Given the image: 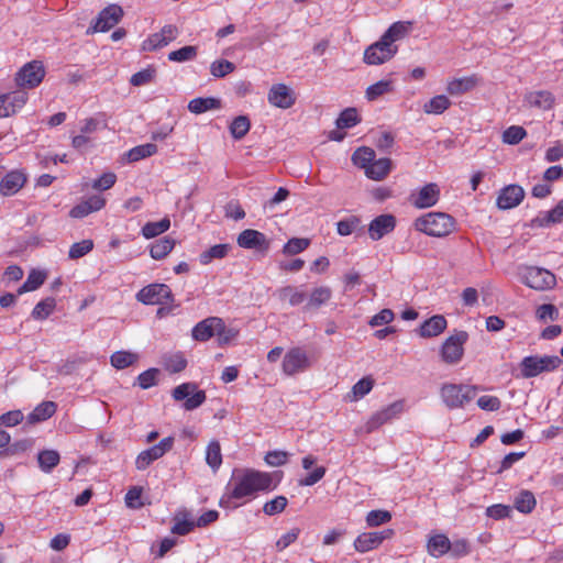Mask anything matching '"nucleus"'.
<instances>
[{
    "instance_id": "nucleus-1",
    "label": "nucleus",
    "mask_w": 563,
    "mask_h": 563,
    "mask_svg": "<svg viewBox=\"0 0 563 563\" xmlns=\"http://www.w3.org/2000/svg\"><path fill=\"white\" fill-rule=\"evenodd\" d=\"M275 488L273 478L268 473L255 470H235L227 486V499L221 498L220 505L229 504L231 499L253 498L260 492H269Z\"/></svg>"
},
{
    "instance_id": "nucleus-4",
    "label": "nucleus",
    "mask_w": 563,
    "mask_h": 563,
    "mask_svg": "<svg viewBox=\"0 0 563 563\" xmlns=\"http://www.w3.org/2000/svg\"><path fill=\"white\" fill-rule=\"evenodd\" d=\"M562 364L556 355H530L520 362V372L523 378H532L545 372H553Z\"/></svg>"
},
{
    "instance_id": "nucleus-7",
    "label": "nucleus",
    "mask_w": 563,
    "mask_h": 563,
    "mask_svg": "<svg viewBox=\"0 0 563 563\" xmlns=\"http://www.w3.org/2000/svg\"><path fill=\"white\" fill-rule=\"evenodd\" d=\"M405 409L404 400H397L389 404L382 410L374 412L367 421L360 428V432L372 433L383 424L393 421L398 418Z\"/></svg>"
},
{
    "instance_id": "nucleus-6",
    "label": "nucleus",
    "mask_w": 563,
    "mask_h": 563,
    "mask_svg": "<svg viewBox=\"0 0 563 563\" xmlns=\"http://www.w3.org/2000/svg\"><path fill=\"white\" fill-rule=\"evenodd\" d=\"M468 340L466 331H455L440 347L441 360L449 365H455L461 362L464 355V345Z\"/></svg>"
},
{
    "instance_id": "nucleus-38",
    "label": "nucleus",
    "mask_w": 563,
    "mask_h": 563,
    "mask_svg": "<svg viewBox=\"0 0 563 563\" xmlns=\"http://www.w3.org/2000/svg\"><path fill=\"white\" fill-rule=\"evenodd\" d=\"M59 461L60 455L56 450H43L37 454L38 466L44 473H51Z\"/></svg>"
},
{
    "instance_id": "nucleus-2",
    "label": "nucleus",
    "mask_w": 563,
    "mask_h": 563,
    "mask_svg": "<svg viewBox=\"0 0 563 563\" xmlns=\"http://www.w3.org/2000/svg\"><path fill=\"white\" fill-rule=\"evenodd\" d=\"M415 229L427 235L442 238L455 229V220L444 212H429L415 221Z\"/></svg>"
},
{
    "instance_id": "nucleus-32",
    "label": "nucleus",
    "mask_w": 563,
    "mask_h": 563,
    "mask_svg": "<svg viewBox=\"0 0 563 563\" xmlns=\"http://www.w3.org/2000/svg\"><path fill=\"white\" fill-rule=\"evenodd\" d=\"M394 90L395 85L391 79H382L366 88L365 98L368 101H375L382 96L394 92Z\"/></svg>"
},
{
    "instance_id": "nucleus-64",
    "label": "nucleus",
    "mask_w": 563,
    "mask_h": 563,
    "mask_svg": "<svg viewBox=\"0 0 563 563\" xmlns=\"http://www.w3.org/2000/svg\"><path fill=\"white\" fill-rule=\"evenodd\" d=\"M300 529L295 527L291 528L289 531L284 533L275 543V548L278 552L284 551L287 549L290 544L295 543L300 534Z\"/></svg>"
},
{
    "instance_id": "nucleus-35",
    "label": "nucleus",
    "mask_w": 563,
    "mask_h": 563,
    "mask_svg": "<svg viewBox=\"0 0 563 563\" xmlns=\"http://www.w3.org/2000/svg\"><path fill=\"white\" fill-rule=\"evenodd\" d=\"M373 387L374 379L369 376L363 377L353 385L351 391L346 395V400L351 402L357 401L369 394Z\"/></svg>"
},
{
    "instance_id": "nucleus-19",
    "label": "nucleus",
    "mask_w": 563,
    "mask_h": 563,
    "mask_svg": "<svg viewBox=\"0 0 563 563\" xmlns=\"http://www.w3.org/2000/svg\"><path fill=\"white\" fill-rule=\"evenodd\" d=\"M396 218L390 214H380L374 218L368 224V235L373 241H378L394 231Z\"/></svg>"
},
{
    "instance_id": "nucleus-61",
    "label": "nucleus",
    "mask_w": 563,
    "mask_h": 563,
    "mask_svg": "<svg viewBox=\"0 0 563 563\" xmlns=\"http://www.w3.org/2000/svg\"><path fill=\"white\" fill-rule=\"evenodd\" d=\"M527 132L522 126L511 125L503 133V142L506 144H518L525 136Z\"/></svg>"
},
{
    "instance_id": "nucleus-48",
    "label": "nucleus",
    "mask_w": 563,
    "mask_h": 563,
    "mask_svg": "<svg viewBox=\"0 0 563 563\" xmlns=\"http://www.w3.org/2000/svg\"><path fill=\"white\" fill-rule=\"evenodd\" d=\"M170 227V221L168 218H163L157 222H147L142 228V235L145 239H153L164 232H166Z\"/></svg>"
},
{
    "instance_id": "nucleus-20",
    "label": "nucleus",
    "mask_w": 563,
    "mask_h": 563,
    "mask_svg": "<svg viewBox=\"0 0 563 563\" xmlns=\"http://www.w3.org/2000/svg\"><path fill=\"white\" fill-rule=\"evenodd\" d=\"M238 245L243 249H256L260 251L268 250L269 243L264 233L253 230L246 229L242 231L238 239Z\"/></svg>"
},
{
    "instance_id": "nucleus-51",
    "label": "nucleus",
    "mask_w": 563,
    "mask_h": 563,
    "mask_svg": "<svg viewBox=\"0 0 563 563\" xmlns=\"http://www.w3.org/2000/svg\"><path fill=\"white\" fill-rule=\"evenodd\" d=\"M187 366V360L181 352L166 355L164 357V367L170 373H179Z\"/></svg>"
},
{
    "instance_id": "nucleus-30",
    "label": "nucleus",
    "mask_w": 563,
    "mask_h": 563,
    "mask_svg": "<svg viewBox=\"0 0 563 563\" xmlns=\"http://www.w3.org/2000/svg\"><path fill=\"white\" fill-rule=\"evenodd\" d=\"M527 102L532 106L543 110H550L555 102V98L552 92L548 90H539L529 92L526 96Z\"/></svg>"
},
{
    "instance_id": "nucleus-60",
    "label": "nucleus",
    "mask_w": 563,
    "mask_h": 563,
    "mask_svg": "<svg viewBox=\"0 0 563 563\" xmlns=\"http://www.w3.org/2000/svg\"><path fill=\"white\" fill-rule=\"evenodd\" d=\"M93 249L92 240H82L74 243L68 252V256L71 260H77L88 254Z\"/></svg>"
},
{
    "instance_id": "nucleus-14",
    "label": "nucleus",
    "mask_w": 563,
    "mask_h": 563,
    "mask_svg": "<svg viewBox=\"0 0 563 563\" xmlns=\"http://www.w3.org/2000/svg\"><path fill=\"white\" fill-rule=\"evenodd\" d=\"M394 534L393 529H385L383 531L363 532L354 540V549L356 552L366 553L377 549L386 539L391 538Z\"/></svg>"
},
{
    "instance_id": "nucleus-16",
    "label": "nucleus",
    "mask_w": 563,
    "mask_h": 563,
    "mask_svg": "<svg viewBox=\"0 0 563 563\" xmlns=\"http://www.w3.org/2000/svg\"><path fill=\"white\" fill-rule=\"evenodd\" d=\"M268 102L279 109H289L296 102L294 91L285 84H275L267 95Z\"/></svg>"
},
{
    "instance_id": "nucleus-5",
    "label": "nucleus",
    "mask_w": 563,
    "mask_h": 563,
    "mask_svg": "<svg viewBox=\"0 0 563 563\" xmlns=\"http://www.w3.org/2000/svg\"><path fill=\"white\" fill-rule=\"evenodd\" d=\"M520 279L526 286L539 291L552 289L556 284L553 273L537 266L523 267L520 272Z\"/></svg>"
},
{
    "instance_id": "nucleus-10",
    "label": "nucleus",
    "mask_w": 563,
    "mask_h": 563,
    "mask_svg": "<svg viewBox=\"0 0 563 563\" xmlns=\"http://www.w3.org/2000/svg\"><path fill=\"white\" fill-rule=\"evenodd\" d=\"M136 299L144 305H166L173 301V294L165 284H151L136 294Z\"/></svg>"
},
{
    "instance_id": "nucleus-40",
    "label": "nucleus",
    "mask_w": 563,
    "mask_h": 563,
    "mask_svg": "<svg viewBox=\"0 0 563 563\" xmlns=\"http://www.w3.org/2000/svg\"><path fill=\"white\" fill-rule=\"evenodd\" d=\"M410 25V22H395L383 34L382 38L389 45H394V42L402 38L408 33Z\"/></svg>"
},
{
    "instance_id": "nucleus-45",
    "label": "nucleus",
    "mask_w": 563,
    "mask_h": 563,
    "mask_svg": "<svg viewBox=\"0 0 563 563\" xmlns=\"http://www.w3.org/2000/svg\"><path fill=\"white\" fill-rule=\"evenodd\" d=\"M376 157L375 151L371 147H358L352 155V162L354 165L363 168L366 172V168L372 164L374 158Z\"/></svg>"
},
{
    "instance_id": "nucleus-62",
    "label": "nucleus",
    "mask_w": 563,
    "mask_h": 563,
    "mask_svg": "<svg viewBox=\"0 0 563 563\" xmlns=\"http://www.w3.org/2000/svg\"><path fill=\"white\" fill-rule=\"evenodd\" d=\"M559 310L552 303H543L538 307L536 311V317L539 321L547 322L549 320L555 321L559 319Z\"/></svg>"
},
{
    "instance_id": "nucleus-9",
    "label": "nucleus",
    "mask_w": 563,
    "mask_h": 563,
    "mask_svg": "<svg viewBox=\"0 0 563 563\" xmlns=\"http://www.w3.org/2000/svg\"><path fill=\"white\" fill-rule=\"evenodd\" d=\"M173 398L177 401L185 400L184 408L194 410L206 401V391L198 389L195 383H183L173 389Z\"/></svg>"
},
{
    "instance_id": "nucleus-31",
    "label": "nucleus",
    "mask_w": 563,
    "mask_h": 563,
    "mask_svg": "<svg viewBox=\"0 0 563 563\" xmlns=\"http://www.w3.org/2000/svg\"><path fill=\"white\" fill-rule=\"evenodd\" d=\"M477 84L475 76L454 78L448 82L446 91L451 96H460L467 91H471Z\"/></svg>"
},
{
    "instance_id": "nucleus-55",
    "label": "nucleus",
    "mask_w": 563,
    "mask_h": 563,
    "mask_svg": "<svg viewBox=\"0 0 563 563\" xmlns=\"http://www.w3.org/2000/svg\"><path fill=\"white\" fill-rule=\"evenodd\" d=\"M217 328L218 329L216 330V336L218 338V342L221 345L230 343L239 334V330L236 328L227 327L223 319L221 318L220 324L217 325Z\"/></svg>"
},
{
    "instance_id": "nucleus-29",
    "label": "nucleus",
    "mask_w": 563,
    "mask_h": 563,
    "mask_svg": "<svg viewBox=\"0 0 563 563\" xmlns=\"http://www.w3.org/2000/svg\"><path fill=\"white\" fill-rule=\"evenodd\" d=\"M332 297V290L328 286L313 288L305 306L306 310H314L325 305Z\"/></svg>"
},
{
    "instance_id": "nucleus-24",
    "label": "nucleus",
    "mask_w": 563,
    "mask_h": 563,
    "mask_svg": "<svg viewBox=\"0 0 563 563\" xmlns=\"http://www.w3.org/2000/svg\"><path fill=\"white\" fill-rule=\"evenodd\" d=\"M220 324L219 317H209L198 322L191 330L196 341L205 342L216 335L217 325Z\"/></svg>"
},
{
    "instance_id": "nucleus-41",
    "label": "nucleus",
    "mask_w": 563,
    "mask_h": 563,
    "mask_svg": "<svg viewBox=\"0 0 563 563\" xmlns=\"http://www.w3.org/2000/svg\"><path fill=\"white\" fill-rule=\"evenodd\" d=\"M451 106L450 99L444 95H438L431 98L423 106L427 114H441Z\"/></svg>"
},
{
    "instance_id": "nucleus-3",
    "label": "nucleus",
    "mask_w": 563,
    "mask_h": 563,
    "mask_svg": "<svg viewBox=\"0 0 563 563\" xmlns=\"http://www.w3.org/2000/svg\"><path fill=\"white\" fill-rule=\"evenodd\" d=\"M476 394V387L464 384H443L440 388L442 401L449 409L463 408Z\"/></svg>"
},
{
    "instance_id": "nucleus-43",
    "label": "nucleus",
    "mask_w": 563,
    "mask_h": 563,
    "mask_svg": "<svg viewBox=\"0 0 563 563\" xmlns=\"http://www.w3.org/2000/svg\"><path fill=\"white\" fill-rule=\"evenodd\" d=\"M231 246L229 244H217L205 252H202L199 256L200 263L207 265L211 263L213 260H220L228 255Z\"/></svg>"
},
{
    "instance_id": "nucleus-44",
    "label": "nucleus",
    "mask_w": 563,
    "mask_h": 563,
    "mask_svg": "<svg viewBox=\"0 0 563 563\" xmlns=\"http://www.w3.org/2000/svg\"><path fill=\"white\" fill-rule=\"evenodd\" d=\"M175 241L170 238H163L152 244L150 249L151 257L154 260H163L174 249Z\"/></svg>"
},
{
    "instance_id": "nucleus-53",
    "label": "nucleus",
    "mask_w": 563,
    "mask_h": 563,
    "mask_svg": "<svg viewBox=\"0 0 563 563\" xmlns=\"http://www.w3.org/2000/svg\"><path fill=\"white\" fill-rule=\"evenodd\" d=\"M250 128L251 123L249 118L245 115H239L232 121L230 132L235 140H241L247 134Z\"/></svg>"
},
{
    "instance_id": "nucleus-54",
    "label": "nucleus",
    "mask_w": 563,
    "mask_h": 563,
    "mask_svg": "<svg viewBox=\"0 0 563 563\" xmlns=\"http://www.w3.org/2000/svg\"><path fill=\"white\" fill-rule=\"evenodd\" d=\"M197 51L198 49L196 46L187 45L179 49L172 51L168 54V59L170 62H175V63H184V62L192 60L197 56Z\"/></svg>"
},
{
    "instance_id": "nucleus-42",
    "label": "nucleus",
    "mask_w": 563,
    "mask_h": 563,
    "mask_svg": "<svg viewBox=\"0 0 563 563\" xmlns=\"http://www.w3.org/2000/svg\"><path fill=\"white\" fill-rule=\"evenodd\" d=\"M157 153V146L154 143H146L134 146L126 153L129 162H137L151 157Z\"/></svg>"
},
{
    "instance_id": "nucleus-39",
    "label": "nucleus",
    "mask_w": 563,
    "mask_h": 563,
    "mask_svg": "<svg viewBox=\"0 0 563 563\" xmlns=\"http://www.w3.org/2000/svg\"><path fill=\"white\" fill-rule=\"evenodd\" d=\"M46 279V273L40 269H32L29 273L26 280L23 285L18 289V295H22L24 292L36 290L40 286L44 284Z\"/></svg>"
},
{
    "instance_id": "nucleus-50",
    "label": "nucleus",
    "mask_w": 563,
    "mask_h": 563,
    "mask_svg": "<svg viewBox=\"0 0 563 563\" xmlns=\"http://www.w3.org/2000/svg\"><path fill=\"white\" fill-rule=\"evenodd\" d=\"M56 301L54 298H45L37 302L32 310V318L35 320H45L54 310Z\"/></svg>"
},
{
    "instance_id": "nucleus-56",
    "label": "nucleus",
    "mask_w": 563,
    "mask_h": 563,
    "mask_svg": "<svg viewBox=\"0 0 563 563\" xmlns=\"http://www.w3.org/2000/svg\"><path fill=\"white\" fill-rule=\"evenodd\" d=\"M235 69V65L227 59H217L210 65V73L216 78H222L231 74Z\"/></svg>"
},
{
    "instance_id": "nucleus-22",
    "label": "nucleus",
    "mask_w": 563,
    "mask_h": 563,
    "mask_svg": "<svg viewBox=\"0 0 563 563\" xmlns=\"http://www.w3.org/2000/svg\"><path fill=\"white\" fill-rule=\"evenodd\" d=\"M440 197V189L437 184L430 183L420 188L413 196L412 203L419 209L430 208L434 206Z\"/></svg>"
},
{
    "instance_id": "nucleus-8",
    "label": "nucleus",
    "mask_w": 563,
    "mask_h": 563,
    "mask_svg": "<svg viewBox=\"0 0 563 563\" xmlns=\"http://www.w3.org/2000/svg\"><path fill=\"white\" fill-rule=\"evenodd\" d=\"M311 366L307 352L301 347L289 349L282 362V371L286 376L303 373Z\"/></svg>"
},
{
    "instance_id": "nucleus-27",
    "label": "nucleus",
    "mask_w": 563,
    "mask_h": 563,
    "mask_svg": "<svg viewBox=\"0 0 563 563\" xmlns=\"http://www.w3.org/2000/svg\"><path fill=\"white\" fill-rule=\"evenodd\" d=\"M448 327L446 319L441 314H435L426 320L419 328L421 338H433L440 335Z\"/></svg>"
},
{
    "instance_id": "nucleus-36",
    "label": "nucleus",
    "mask_w": 563,
    "mask_h": 563,
    "mask_svg": "<svg viewBox=\"0 0 563 563\" xmlns=\"http://www.w3.org/2000/svg\"><path fill=\"white\" fill-rule=\"evenodd\" d=\"M221 106V102L219 99L213 97H207V98H195L189 101L188 103V110L191 113L200 114L206 111L212 110V109H219Z\"/></svg>"
},
{
    "instance_id": "nucleus-17",
    "label": "nucleus",
    "mask_w": 563,
    "mask_h": 563,
    "mask_svg": "<svg viewBox=\"0 0 563 563\" xmlns=\"http://www.w3.org/2000/svg\"><path fill=\"white\" fill-rule=\"evenodd\" d=\"M123 18V10L118 4H109L98 15L93 26L95 32H107Z\"/></svg>"
},
{
    "instance_id": "nucleus-26",
    "label": "nucleus",
    "mask_w": 563,
    "mask_h": 563,
    "mask_svg": "<svg viewBox=\"0 0 563 563\" xmlns=\"http://www.w3.org/2000/svg\"><path fill=\"white\" fill-rule=\"evenodd\" d=\"M561 222H563V199L553 209L539 212L531 221L532 227L538 228H545Z\"/></svg>"
},
{
    "instance_id": "nucleus-52",
    "label": "nucleus",
    "mask_w": 563,
    "mask_h": 563,
    "mask_svg": "<svg viewBox=\"0 0 563 563\" xmlns=\"http://www.w3.org/2000/svg\"><path fill=\"white\" fill-rule=\"evenodd\" d=\"M361 119L355 108H346L336 119L338 129H350L360 123Z\"/></svg>"
},
{
    "instance_id": "nucleus-46",
    "label": "nucleus",
    "mask_w": 563,
    "mask_h": 563,
    "mask_svg": "<svg viewBox=\"0 0 563 563\" xmlns=\"http://www.w3.org/2000/svg\"><path fill=\"white\" fill-rule=\"evenodd\" d=\"M139 358V355L128 351H117L110 357V363L118 369L126 368L133 365Z\"/></svg>"
},
{
    "instance_id": "nucleus-37",
    "label": "nucleus",
    "mask_w": 563,
    "mask_h": 563,
    "mask_svg": "<svg viewBox=\"0 0 563 563\" xmlns=\"http://www.w3.org/2000/svg\"><path fill=\"white\" fill-rule=\"evenodd\" d=\"M537 505L536 497L532 492L523 489L514 499V507L522 514H530Z\"/></svg>"
},
{
    "instance_id": "nucleus-18",
    "label": "nucleus",
    "mask_w": 563,
    "mask_h": 563,
    "mask_svg": "<svg viewBox=\"0 0 563 563\" xmlns=\"http://www.w3.org/2000/svg\"><path fill=\"white\" fill-rule=\"evenodd\" d=\"M27 100L23 90L11 91L0 96V118H7L20 110Z\"/></svg>"
},
{
    "instance_id": "nucleus-34",
    "label": "nucleus",
    "mask_w": 563,
    "mask_h": 563,
    "mask_svg": "<svg viewBox=\"0 0 563 563\" xmlns=\"http://www.w3.org/2000/svg\"><path fill=\"white\" fill-rule=\"evenodd\" d=\"M277 296L283 301H288L292 307L301 305L306 299V292L295 286H285L277 290Z\"/></svg>"
},
{
    "instance_id": "nucleus-21",
    "label": "nucleus",
    "mask_w": 563,
    "mask_h": 563,
    "mask_svg": "<svg viewBox=\"0 0 563 563\" xmlns=\"http://www.w3.org/2000/svg\"><path fill=\"white\" fill-rule=\"evenodd\" d=\"M525 198V190L519 185H508L497 197V207L503 210L517 207Z\"/></svg>"
},
{
    "instance_id": "nucleus-25",
    "label": "nucleus",
    "mask_w": 563,
    "mask_h": 563,
    "mask_svg": "<svg viewBox=\"0 0 563 563\" xmlns=\"http://www.w3.org/2000/svg\"><path fill=\"white\" fill-rule=\"evenodd\" d=\"M451 540L444 533H432L427 541V552L432 558H441L450 552Z\"/></svg>"
},
{
    "instance_id": "nucleus-23",
    "label": "nucleus",
    "mask_w": 563,
    "mask_h": 563,
    "mask_svg": "<svg viewBox=\"0 0 563 563\" xmlns=\"http://www.w3.org/2000/svg\"><path fill=\"white\" fill-rule=\"evenodd\" d=\"M26 176L21 170L9 172L0 181V192L3 196L16 194L25 184Z\"/></svg>"
},
{
    "instance_id": "nucleus-15",
    "label": "nucleus",
    "mask_w": 563,
    "mask_h": 563,
    "mask_svg": "<svg viewBox=\"0 0 563 563\" xmlns=\"http://www.w3.org/2000/svg\"><path fill=\"white\" fill-rule=\"evenodd\" d=\"M45 76V69L42 62L32 60L25 64L16 74L19 86L34 88L38 86Z\"/></svg>"
},
{
    "instance_id": "nucleus-57",
    "label": "nucleus",
    "mask_w": 563,
    "mask_h": 563,
    "mask_svg": "<svg viewBox=\"0 0 563 563\" xmlns=\"http://www.w3.org/2000/svg\"><path fill=\"white\" fill-rule=\"evenodd\" d=\"M288 500L285 496H276L269 501H266L263 506V511L267 516H275L285 510Z\"/></svg>"
},
{
    "instance_id": "nucleus-12",
    "label": "nucleus",
    "mask_w": 563,
    "mask_h": 563,
    "mask_svg": "<svg viewBox=\"0 0 563 563\" xmlns=\"http://www.w3.org/2000/svg\"><path fill=\"white\" fill-rule=\"evenodd\" d=\"M396 45H389L382 37L378 42L369 45L364 52V62L368 65H380L395 56Z\"/></svg>"
},
{
    "instance_id": "nucleus-28",
    "label": "nucleus",
    "mask_w": 563,
    "mask_h": 563,
    "mask_svg": "<svg viewBox=\"0 0 563 563\" xmlns=\"http://www.w3.org/2000/svg\"><path fill=\"white\" fill-rule=\"evenodd\" d=\"M391 159L384 157L375 159L366 168L365 175L373 180H383L391 170Z\"/></svg>"
},
{
    "instance_id": "nucleus-33",
    "label": "nucleus",
    "mask_w": 563,
    "mask_h": 563,
    "mask_svg": "<svg viewBox=\"0 0 563 563\" xmlns=\"http://www.w3.org/2000/svg\"><path fill=\"white\" fill-rule=\"evenodd\" d=\"M56 408L57 406L54 401H43L27 416V421L30 423L45 421L56 412Z\"/></svg>"
},
{
    "instance_id": "nucleus-59",
    "label": "nucleus",
    "mask_w": 563,
    "mask_h": 563,
    "mask_svg": "<svg viewBox=\"0 0 563 563\" xmlns=\"http://www.w3.org/2000/svg\"><path fill=\"white\" fill-rule=\"evenodd\" d=\"M366 525L368 527H378L380 525L387 523L391 520V514L387 510H371L366 515Z\"/></svg>"
},
{
    "instance_id": "nucleus-58",
    "label": "nucleus",
    "mask_w": 563,
    "mask_h": 563,
    "mask_svg": "<svg viewBox=\"0 0 563 563\" xmlns=\"http://www.w3.org/2000/svg\"><path fill=\"white\" fill-rule=\"evenodd\" d=\"M310 244V241L305 238H292L283 247V253L286 255H295L305 251Z\"/></svg>"
},
{
    "instance_id": "nucleus-47",
    "label": "nucleus",
    "mask_w": 563,
    "mask_h": 563,
    "mask_svg": "<svg viewBox=\"0 0 563 563\" xmlns=\"http://www.w3.org/2000/svg\"><path fill=\"white\" fill-rule=\"evenodd\" d=\"M197 527L196 522L191 520L188 512L179 514L175 517V525L172 532L178 536H186Z\"/></svg>"
},
{
    "instance_id": "nucleus-63",
    "label": "nucleus",
    "mask_w": 563,
    "mask_h": 563,
    "mask_svg": "<svg viewBox=\"0 0 563 563\" xmlns=\"http://www.w3.org/2000/svg\"><path fill=\"white\" fill-rule=\"evenodd\" d=\"M361 224V220L357 217H350L343 220H340L336 223L338 233L342 236H347L352 234Z\"/></svg>"
},
{
    "instance_id": "nucleus-49",
    "label": "nucleus",
    "mask_w": 563,
    "mask_h": 563,
    "mask_svg": "<svg viewBox=\"0 0 563 563\" xmlns=\"http://www.w3.org/2000/svg\"><path fill=\"white\" fill-rule=\"evenodd\" d=\"M206 462L213 470L217 471L222 464V454L220 443L211 441L206 450Z\"/></svg>"
},
{
    "instance_id": "nucleus-11",
    "label": "nucleus",
    "mask_w": 563,
    "mask_h": 563,
    "mask_svg": "<svg viewBox=\"0 0 563 563\" xmlns=\"http://www.w3.org/2000/svg\"><path fill=\"white\" fill-rule=\"evenodd\" d=\"M174 438L166 437L159 441V443L140 452L135 459V467L139 471L146 470L154 461L164 456L168 451L173 449Z\"/></svg>"
},
{
    "instance_id": "nucleus-13",
    "label": "nucleus",
    "mask_w": 563,
    "mask_h": 563,
    "mask_svg": "<svg viewBox=\"0 0 563 563\" xmlns=\"http://www.w3.org/2000/svg\"><path fill=\"white\" fill-rule=\"evenodd\" d=\"M179 31L173 24H166L159 32L151 34L143 43L142 49L145 52H153L167 46L170 42L177 38Z\"/></svg>"
}]
</instances>
